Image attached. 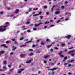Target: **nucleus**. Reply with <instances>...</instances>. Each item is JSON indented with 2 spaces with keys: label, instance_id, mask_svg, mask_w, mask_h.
<instances>
[{
  "label": "nucleus",
  "instance_id": "obj_1",
  "mask_svg": "<svg viewBox=\"0 0 75 75\" xmlns=\"http://www.w3.org/2000/svg\"><path fill=\"white\" fill-rule=\"evenodd\" d=\"M7 25H6L4 26H0V32H3L5 30H6V28H7Z\"/></svg>",
  "mask_w": 75,
  "mask_h": 75
},
{
  "label": "nucleus",
  "instance_id": "obj_2",
  "mask_svg": "<svg viewBox=\"0 0 75 75\" xmlns=\"http://www.w3.org/2000/svg\"><path fill=\"white\" fill-rule=\"evenodd\" d=\"M0 47H3L6 48H8V47L7 46H6V44L1 45L0 46Z\"/></svg>",
  "mask_w": 75,
  "mask_h": 75
},
{
  "label": "nucleus",
  "instance_id": "obj_3",
  "mask_svg": "<svg viewBox=\"0 0 75 75\" xmlns=\"http://www.w3.org/2000/svg\"><path fill=\"white\" fill-rule=\"evenodd\" d=\"M75 52V50H72L71 51H70L69 52H67V54H71V53H72L74 52Z\"/></svg>",
  "mask_w": 75,
  "mask_h": 75
},
{
  "label": "nucleus",
  "instance_id": "obj_4",
  "mask_svg": "<svg viewBox=\"0 0 75 75\" xmlns=\"http://www.w3.org/2000/svg\"><path fill=\"white\" fill-rule=\"evenodd\" d=\"M65 37L68 39H70V38L72 37V36L71 35H68L67 36H65Z\"/></svg>",
  "mask_w": 75,
  "mask_h": 75
},
{
  "label": "nucleus",
  "instance_id": "obj_5",
  "mask_svg": "<svg viewBox=\"0 0 75 75\" xmlns=\"http://www.w3.org/2000/svg\"><path fill=\"white\" fill-rule=\"evenodd\" d=\"M67 59H68V57H67L66 56V57H64V59H63L62 60V62H64V61H65L67 60Z\"/></svg>",
  "mask_w": 75,
  "mask_h": 75
},
{
  "label": "nucleus",
  "instance_id": "obj_6",
  "mask_svg": "<svg viewBox=\"0 0 75 75\" xmlns=\"http://www.w3.org/2000/svg\"><path fill=\"white\" fill-rule=\"evenodd\" d=\"M42 24V23H39V24H38V25L36 24H35V27H37L38 26H39L40 24Z\"/></svg>",
  "mask_w": 75,
  "mask_h": 75
},
{
  "label": "nucleus",
  "instance_id": "obj_7",
  "mask_svg": "<svg viewBox=\"0 0 75 75\" xmlns=\"http://www.w3.org/2000/svg\"><path fill=\"white\" fill-rule=\"evenodd\" d=\"M18 11H19V10L16 9L15 12V14H17V13H18Z\"/></svg>",
  "mask_w": 75,
  "mask_h": 75
},
{
  "label": "nucleus",
  "instance_id": "obj_8",
  "mask_svg": "<svg viewBox=\"0 0 75 75\" xmlns=\"http://www.w3.org/2000/svg\"><path fill=\"white\" fill-rule=\"evenodd\" d=\"M52 69H48V70H51V71H54V70H56V69H57L55 68H52Z\"/></svg>",
  "mask_w": 75,
  "mask_h": 75
},
{
  "label": "nucleus",
  "instance_id": "obj_9",
  "mask_svg": "<svg viewBox=\"0 0 75 75\" xmlns=\"http://www.w3.org/2000/svg\"><path fill=\"white\" fill-rule=\"evenodd\" d=\"M12 48L13 49L12 50V51H14V50H15L16 49V47H14V46H13Z\"/></svg>",
  "mask_w": 75,
  "mask_h": 75
},
{
  "label": "nucleus",
  "instance_id": "obj_10",
  "mask_svg": "<svg viewBox=\"0 0 75 75\" xmlns=\"http://www.w3.org/2000/svg\"><path fill=\"white\" fill-rule=\"evenodd\" d=\"M54 13L56 14H58L59 13V11H57L55 12Z\"/></svg>",
  "mask_w": 75,
  "mask_h": 75
},
{
  "label": "nucleus",
  "instance_id": "obj_11",
  "mask_svg": "<svg viewBox=\"0 0 75 75\" xmlns=\"http://www.w3.org/2000/svg\"><path fill=\"white\" fill-rule=\"evenodd\" d=\"M25 54H21L20 55V57H23L24 56H25Z\"/></svg>",
  "mask_w": 75,
  "mask_h": 75
},
{
  "label": "nucleus",
  "instance_id": "obj_12",
  "mask_svg": "<svg viewBox=\"0 0 75 75\" xmlns=\"http://www.w3.org/2000/svg\"><path fill=\"white\" fill-rule=\"evenodd\" d=\"M31 60H30L29 61H27L26 62V63H27V64H28V63H31Z\"/></svg>",
  "mask_w": 75,
  "mask_h": 75
},
{
  "label": "nucleus",
  "instance_id": "obj_13",
  "mask_svg": "<svg viewBox=\"0 0 75 75\" xmlns=\"http://www.w3.org/2000/svg\"><path fill=\"white\" fill-rule=\"evenodd\" d=\"M34 55V54L32 52H31L30 54H29V56H31L32 55Z\"/></svg>",
  "mask_w": 75,
  "mask_h": 75
},
{
  "label": "nucleus",
  "instance_id": "obj_14",
  "mask_svg": "<svg viewBox=\"0 0 75 75\" xmlns=\"http://www.w3.org/2000/svg\"><path fill=\"white\" fill-rule=\"evenodd\" d=\"M52 45H50L47 46V48H50V47H51Z\"/></svg>",
  "mask_w": 75,
  "mask_h": 75
},
{
  "label": "nucleus",
  "instance_id": "obj_15",
  "mask_svg": "<svg viewBox=\"0 0 75 75\" xmlns=\"http://www.w3.org/2000/svg\"><path fill=\"white\" fill-rule=\"evenodd\" d=\"M42 14V12H41V11H40L38 13V16H39V15H40V14Z\"/></svg>",
  "mask_w": 75,
  "mask_h": 75
},
{
  "label": "nucleus",
  "instance_id": "obj_16",
  "mask_svg": "<svg viewBox=\"0 0 75 75\" xmlns=\"http://www.w3.org/2000/svg\"><path fill=\"white\" fill-rule=\"evenodd\" d=\"M40 43H41V45H44V42H43L41 41L40 42Z\"/></svg>",
  "mask_w": 75,
  "mask_h": 75
},
{
  "label": "nucleus",
  "instance_id": "obj_17",
  "mask_svg": "<svg viewBox=\"0 0 75 75\" xmlns=\"http://www.w3.org/2000/svg\"><path fill=\"white\" fill-rule=\"evenodd\" d=\"M49 56H50L48 55L45 56L44 57V58H48V57H49Z\"/></svg>",
  "mask_w": 75,
  "mask_h": 75
},
{
  "label": "nucleus",
  "instance_id": "obj_18",
  "mask_svg": "<svg viewBox=\"0 0 75 75\" xmlns=\"http://www.w3.org/2000/svg\"><path fill=\"white\" fill-rule=\"evenodd\" d=\"M1 54H3V53H4V51H1L0 52V53Z\"/></svg>",
  "mask_w": 75,
  "mask_h": 75
},
{
  "label": "nucleus",
  "instance_id": "obj_19",
  "mask_svg": "<svg viewBox=\"0 0 75 75\" xmlns=\"http://www.w3.org/2000/svg\"><path fill=\"white\" fill-rule=\"evenodd\" d=\"M26 46V45H21L20 47H25Z\"/></svg>",
  "mask_w": 75,
  "mask_h": 75
},
{
  "label": "nucleus",
  "instance_id": "obj_20",
  "mask_svg": "<svg viewBox=\"0 0 75 75\" xmlns=\"http://www.w3.org/2000/svg\"><path fill=\"white\" fill-rule=\"evenodd\" d=\"M59 55H60V57H62V58H63L64 57V56L62 55V54H59Z\"/></svg>",
  "mask_w": 75,
  "mask_h": 75
},
{
  "label": "nucleus",
  "instance_id": "obj_21",
  "mask_svg": "<svg viewBox=\"0 0 75 75\" xmlns=\"http://www.w3.org/2000/svg\"><path fill=\"white\" fill-rule=\"evenodd\" d=\"M23 39H24V38H23V37L21 38H20V40L21 41V40H23Z\"/></svg>",
  "mask_w": 75,
  "mask_h": 75
},
{
  "label": "nucleus",
  "instance_id": "obj_22",
  "mask_svg": "<svg viewBox=\"0 0 75 75\" xmlns=\"http://www.w3.org/2000/svg\"><path fill=\"white\" fill-rule=\"evenodd\" d=\"M45 24H49L50 23V22L48 21H46L45 22Z\"/></svg>",
  "mask_w": 75,
  "mask_h": 75
},
{
  "label": "nucleus",
  "instance_id": "obj_23",
  "mask_svg": "<svg viewBox=\"0 0 75 75\" xmlns=\"http://www.w3.org/2000/svg\"><path fill=\"white\" fill-rule=\"evenodd\" d=\"M45 9L47 8V6H45L43 7Z\"/></svg>",
  "mask_w": 75,
  "mask_h": 75
},
{
  "label": "nucleus",
  "instance_id": "obj_24",
  "mask_svg": "<svg viewBox=\"0 0 75 75\" xmlns=\"http://www.w3.org/2000/svg\"><path fill=\"white\" fill-rule=\"evenodd\" d=\"M62 52L61 51V52H60L59 53H58V54H59V55H61V54H62Z\"/></svg>",
  "mask_w": 75,
  "mask_h": 75
},
{
  "label": "nucleus",
  "instance_id": "obj_25",
  "mask_svg": "<svg viewBox=\"0 0 75 75\" xmlns=\"http://www.w3.org/2000/svg\"><path fill=\"white\" fill-rule=\"evenodd\" d=\"M74 55H75V53L71 54V56H72L73 57H74Z\"/></svg>",
  "mask_w": 75,
  "mask_h": 75
},
{
  "label": "nucleus",
  "instance_id": "obj_26",
  "mask_svg": "<svg viewBox=\"0 0 75 75\" xmlns=\"http://www.w3.org/2000/svg\"><path fill=\"white\" fill-rule=\"evenodd\" d=\"M38 8H34L33 10H38Z\"/></svg>",
  "mask_w": 75,
  "mask_h": 75
},
{
  "label": "nucleus",
  "instance_id": "obj_27",
  "mask_svg": "<svg viewBox=\"0 0 75 75\" xmlns=\"http://www.w3.org/2000/svg\"><path fill=\"white\" fill-rule=\"evenodd\" d=\"M44 18V17H43V16H40V18L41 20L42 19V18Z\"/></svg>",
  "mask_w": 75,
  "mask_h": 75
},
{
  "label": "nucleus",
  "instance_id": "obj_28",
  "mask_svg": "<svg viewBox=\"0 0 75 75\" xmlns=\"http://www.w3.org/2000/svg\"><path fill=\"white\" fill-rule=\"evenodd\" d=\"M38 16V14H35V15H34L33 16V17H35V16Z\"/></svg>",
  "mask_w": 75,
  "mask_h": 75
},
{
  "label": "nucleus",
  "instance_id": "obj_29",
  "mask_svg": "<svg viewBox=\"0 0 75 75\" xmlns=\"http://www.w3.org/2000/svg\"><path fill=\"white\" fill-rule=\"evenodd\" d=\"M54 26H55V25H51L50 26V27H54Z\"/></svg>",
  "mask_w": 75,
  "mask_h": 75
},
{
  "label": "nucleus",
  "instance_id": "obj_30",
  "mask_svg": "<svg viewBox=\"0 0 75 75\" xmlns=\"http://www.w3.org/2000/svg\"><path fill=\"white\" fill-rule=\"evenodd\" d=\"M62 47H64L65 45V44L64 43H63L62 44Z\"/></svg>",
  "mask_w": 75,
  "mask_h": 75
},
{
  "label": "nucleus",
  "instance_id": "obj_31",
  "mask_svg": "<svg viewBox=\"0 0 75 75\" xmlns=\"http://www.w3.org/2000/svg\"><path fill=\"white\" fill-rule=\"evenodd\" d=\"M74 61V59H73L70 61V62H72Z\"/></svg>",
  "mask_w": 75,
  "mask_h": 75
},
{
  "label": "nucleus",
  "instance_id": "obj_32",
  "mask_svg": "<svg viewBox=\"0 0 75 75\" xmlns=\"http://www.w3.org/2000/svg\"><path fill=\"white\" fill-rule=\"evenodd\" d=\"M31 8H30L29 10H28V12H30L31 10Z\"/></svg>",
  "mask_w": 75,
  "mask_h": 75
},
{
  "label": "nucleus",
  "instance_id": "obj_33",
  "mask_svg": "<svg viewBox=\"0 0 75 75\" xmlns=\"http://www.w3.org/2000/svg\"><path fill=\"white\" fill-rule=\"evenodd\" d=\"M30 22L28 21L27 22L26 24H30Z\"/></svg>",
  "mask_w": 75,
  "mask_h": 75
},
{
  "label": "nucleus",
  "instance_id": "obj_34",
  "mask_svg": "<svg viewBox=\"0 0 75 75\" xmlns=\"http://www.w3.org/2000/svg\"><path fill=\"white\" fill-rule=\"evenodd\" d=\"M33 30H34V31H36L37 29L35 28H33Z\"/></svg>",
  "mask_w": 75,
  "mask_h": 75
},
{
  "label": "nucleus",
  "instance_id": "obj_35",
  "mask_svg": "<svg viewBox=\"0 0 75 75\" xmlns=\"http://www.w3.org/2000/svg\"><path fill=\"white\" fill-rule=\"evenodd\" d=\"M14 43L15 44H18V43L16 41L14 42Z\"/></svg>",
  "mask_w": 75,
  "mask_h": 75
},
{
  "label": "nucleus",
  "instance_id": "obj_36",
  "mask_svg": "<svg viewBox=\"0 0 75 75\" xmlns=\"http://www.w3.org/2000/svg\"><path fill=\"white\" fill-rule=\"evenodd\" d=\"M12 41H16V40L14 39H13L11 40Z\"/></svg>",
  "mask_w": 75,
  "mask_h": 75
},
{
  "label": "nucleus",
  "instance_id": "obj_37",
  "mask_svg": "<svg viewBox=\"0 0 75 75\" xmlns=\"http://www.w3.org/2000/svg\"><path fill=\"white\" fill-rule=\"evenodd\" d=\"M27 31L28 33H31V31L30 30H28Z\"/></svg>",
  "mask_w": 75,
  "mask_h": 75
},
{
  "label": "nucleus",
  "instance_id": "obj_38",
  "mask_svg": "<svg viewBox=\"0 0 75 75\" xmlns=\"http://www.w3.org/2000/svg\"><path fill=\"white\" fill-rule=\"evenodd\" d=\"M61 8H62V9H64V7L63 6H62Z\"/></svg>",
  "mask_w": 75,
  "mask_h": 75
},
{
  "label": "nucleus",
  "instance_id": "obj_39",
  "mask_svg": "<svg viewBox=\"0 0 75 75\" xmlns=\"http://www.w3.org/2000/svg\"><path fill=\"white\" fill-rule=\"evenodd\" d=\"M4 64L5 65H6V64H7V62H6V61H5L4 62Z\"/></svg>",
  "mask_w": 75,
  "mask_h": 75
},
{
  "label": "nucleus",
  "instance_id": "obj_40",
  "mask_svg": "<svg viewBox=\"0 0 75 75\" xmlns=\"http://www.w3.org/2000/svg\"><path fill=\"white\" fill-rule=\"evenodd\" d=\"M71 66H72V65L71 64H69L68 65V67H70Z\"/></svg>",
  "mask_w": 75,
  "mask_h": 75
},
{
  "label": "nucleus",
  "instance_id": "obj_41",
  "mask_svg": "<svg viewBox=\"0 0 75 75\" xmlns=\"http://www.w3.org/2000/svg\"><path fill=\"white\" fill-rule=\"evenodd\" d=\"M51 74L52 75H54V72L52 71V72Z\"/></svg>",
  "mask_w": 75,
  "mask_h": 75
},
{
  "label": "nucleus",
  "instance_id": "obj_42",
  "mask_svg": "<svg viewBox=\"0 0 75 75\" xmlns=\"http://www.w3.org/2000/svg\"><path fill=\"white\" fill-rule=\"evenodd\" d=\"M53 10H54L53 8H52L51 9V11H53Z\"/></svg>",
  "mask_w": 75,
  "mask_h": 75
},
{
  "label": "nucleus",
  "instance_id": "obj_43",
  "mask_svg": "<svg viewBox=\"0 0 75 75\" xmlns=\"http://www.w3.org/2000/svg\"><path fill=\"white\" fill-rule=\"evenodd\" d=\"M29 50V51H33V50L32 49H30Z\"/></svg>",
  "mask_w": 75,
  "mask_h": 75
},
{
  "label": "nucleus",
  "instance_id": "obj_44",
  "mask_svg": "<svg viewBox=\"0 0 75 75\" xmlns=\"http://www.w3.org/2000/svg\"><path fill=\"white\" fill-rule=\"evenodd\" d=\"M35 47V45H32V47H33V48Z\"/></svg>",
  "mask_w": 75,
  "mask_h": 75
},
{
  "label": "nucleus",
  "instance_id": "obj_45",
  "mask_svg": "<svg viewBox=\"0 0 75 75\" xmlns=\"http://www.w3.org/2000/svg\"><path fill=\"white\" fill-rule=\"evenodd\" d=\"M49 39H47L46 40V41L47 42H48V41H49Z\"/></svg>",
  "mask_w": 75,
  "mask_h": 75
},
{
  "label": "nucleus",
  "instance_id": "obj_46",
  "mask_svg": "<svg viewBox=\"0 0 75 75\" xmlns=\"http://www.w3.org/2000/svg\"><path fill=\"white\" fill-rule=\"evenodd\" d=\"M6 44H8V43H9V41H7L6 42Z\"/></svg>",
  "mask_w": 75,
  "mask_h": 75
},
{
  "label": "nucleus",
  "instance_id": "obj_47",
  "mask_svg": "<svg viewBox=\"0 0 75 75\" xmlns=\"http://www.w3.org/2000/svg\"><path fill=\"white\" fill-rule=\"evenodd\" d=\"M64 17H62V18H60V20H62V19H63V18H64Z\"/></svg>",
  "mask_w": 75,
  "mask_h": 75
},
{
  "label": "nucleus",
  "instance_id": "obj_48",
  "mask_svg": "<svg viewBox=\"0 0 75 75\" xmlns=\"http://www.w3.org/2000/svg\"><path fill=\"white\" fill-rule=\"evenodd\" d=\"M44 63L46 64L47 63V61H44Z\"/></svg>",
  "mask_w": 75,
  "mask_h": 75
},
{
  "label": "nucleus",
  "instance_id": "obj_49",
  "mask_svg": "<svg viewBox=\"0 0 75 75\" xmlns=\"http://www.w3.org/2000/svg\"><path fill=\"white\" fill-rule=\"evenodd\" d=\"M9 24V22H7L6 23V24Z\"/></svg>",
  "mask_w": 75,
  "mask_h": 75
},
{
  "label": "nucleus",
  "instance_id": "obj_50",
  "mask_svg": "<svg viewBox=\"0 0 75 75\" xmlns=\"http://www.w3.org/2000/svg\"><path fill=\"white\" fill-rule=\"evenodd\" d=\"M68 3V2L67 1H66L65 2V4H67Z\"/></svg>",
  "mask_w": 75,
  "mask_h": 75
},
{
  "label": "nucleus",
  "instance_id": "obj_51",
  "mask_svg": "<svg viewBox=\"0 0 75 75\" xmlns=\"http://www.w3.org/2000/svg\"><path fill=\"white\" fill-rule=\"evenodd\" d=\"M14 16V14L12 15L11 16H10V17H13Z\"/></svg>",
  "mask_w": 75,
  "mask_h": 75
},
{
  "label": "nucleus",
  "instance_id": "obj_52",
  "mask_svg": "<svg viewBox=\"0 0 75 75\" xmlns=\"http://www.w3.org/2000/svg\"><path fill=\"white\" fill-rule=\"evenodd\" d=\"M7 8L8 10H10L11 9V8L10 7Z\"/></svg>",
  "mask_w": 75,
  "mask_h": 75
},
{
  "label": "nucleus",
  "instance_id": "obj_53",
  "mask_svg": "<svg viewBox=\"0 0 75 75\" xmlns=\"http://www.w3.org/2000/svg\"><path fill=\"white\" fill-rule=\"evenodd\" d=\"M10 55H13V52H12L10 53Z\"/></svg>",
  "mask_w": 75,
  "mask_h": 75
},
{
  "label": "nucleus",
  "instance_id": "obj_54",
  "mask_svg": "<svg viewBox=\"0 0 75 75\" xmlns=\"http://www.w3.org/2000/svg\"><path fill=\"white\" fill-rule=\"evenodd\" d=\"M32 42V40H30V41H28V42Z\"/></svg>",
  "mask_w": 75,
  "mask_h": 75
},
{
  "label": "nucleus",
  "instance_id": "obj_55",
  "mask_svg": "<svg viewBox=\"0 0 75 75\" xmlns=\"http://www.w3.org/2000/svg\"><path fill=\"white\" fill-rule=\"evenodd\" d=\"M23 30H27V28H25L23 29Z\"/></svg>",
  "mask_w": 75,
  "mask_h": 75
},
{
  "label": "nucleus",
  "instance_id": "obj_56",
  "mask_svg": "<svg viewBox=\"0 0 75 75\" xmlns=\"http://www.w3.org/2000/svg\"><path fill=\"white\" fill-rule=\"evenodd\" d=\"M0 14H3V12H1L0 13Z\"/></svg>",
  "mask_w": 75,
  "mask_h": 75
},
{
  "label": "nucleus",
  "instance_id": "obj_57",
  "mask_svg": "<svg viewBox=\"0 0 75 75\" xmlns=\"http://www.w3.org/2000/svg\"><path fill=\"white\" fill-rule=\"evenodd\" d=\"M3 70L2 69H0V72L1 71H3Z\"/></svg>",
  "mask_w": 75,
  "mask_h": 75
},
{
  "label": "nucleus",
  "instance_id": "obj_58",
  "mask_svg": "<svg viewBox=\"0 0 75 75\" xmlns=\"http://www.w3.org/2000/svg\"><path fill=\"white\" fill-rule=\"evenodd\" d=\"M24 69H21L20 70V71H24Z\"/></svg>",
  "mask_w": 75,
  "mask_h": 75
},
{
  "label": "nucleus",
  "instance_id": "obj_59",
  "mask_svg": "<svg viewBox=\"0 0 75 75\" xmlns=\"http://www.w3.org/2000/svg\"><path fill=\"white\" fill-rule=\"evenodd\" d=\"M60 21H61V20H58V21H57V23H59Z\"/></svg>",
  "mask_w": 75,
  "mask_h": 75
},
{
  "label": "nucleus",
  "instance_id": "obj_60",
  "mask_svg": "<svg viewBox=\"0 0 75 75\" xmlns=\"http://www.w3.org/2000/svg\"><path fill=\"white\" fill-rule=\"evenodd\" d=\"M72 48H74V47H71L70 48H69V50H71V49H72Z\"/></svg>",
  "mask_w": 75,
  "mask_h": 75
},
{
  "label": "nucleus",
  "instance_id": "obj_61",
  "mask_svg": "<svg viewBox=\"0 0 75 75\" xmlns=\"http://www.w3.org/2000/svg\"><path fill=\"white\" fill-rule=\"evenodd\" d=\"M21 73V71H18V73Z\"/></svg>",
  "mask_w": 75,
  "mask_h": 75
},
{
  "label": "nucleus",
  "instance_id": "obj_62",
  "mask_svg": "<svg viewBox=\"0 0 75 75\" xmlns=\"http://www.w3.org/2000/svg\"><path fill=\"white\" fill-rule=\"evenodd\" d=\"M55 50H58V48L57 47H55Z\"/></svg>",
  "mask_w": 75,
  "mask_h": 75
},
{
  "label": "nucleus",
  "instance_id": "obj_63",
  "mask_svg": "<svg viewBox=\"0 0 75 75\" xmlns=\"http://www.w3.org/2000/svg\"><path fill=\"white\" fill-rule=\"evenodd\" d=\"M37 42H40V39L38 40H37Z\"/></svg>",
  "mask_w": 75,
  "mask_h": 75
},
{
  "label": "nucleus",
  "instance_id": "obj_64",
  "mask_svg": "<svg viewBox=\"0 0 75 75\" xmlns=\"http://www.w3.org/2000/svg\"><path fill=\"white\" fill-rule=\"evenodd\" d=\"M36 53H40V52L38 51V52H36Z\"/></svg>",
  "mask_w": 75,
  "mask_h": 75
}]
</instances>
